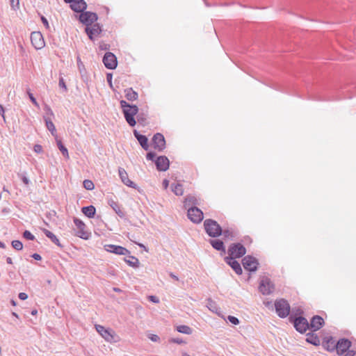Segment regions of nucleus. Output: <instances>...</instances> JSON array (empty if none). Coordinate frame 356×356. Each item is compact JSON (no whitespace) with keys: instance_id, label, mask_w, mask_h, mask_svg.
I'll use <instances>...</instances> for the list:
<instances>
[{"instance_id":"1","label":"nucleus","mask_w":356,"mask_h":356,"mask_svg":"<svg viewBox=\"0 0 356 356\" xmlns=\"http://www.w3.org/2000/svg\"><path fill=\"white\" fill-rule=\"evenodd\" d=\"M120 104L127 122L131 127L135 126L136 122L134 115L138 112V106L136 105H130L125 100H121Z\"/></svg>"},{"instance_id":"2","label":"nucleus","mask_w":356,"mask_h":356,"mask_svg":"<svg viewBox=\"0 0 356 356\" xmlns=\"http://www.w3.org/2000/svg\"><path fill=\"white\" fill-rule=\"evenodd\" d=\"M204 227L207 234L211 237H217L222 234L221 227L213 220H205L204 222Z\"/></svg>"},{"instance_id":"3","label":"nucleus","mask_w":356,"mask_h":356,"mask_svg":"<svg viewBox=\"0 0 356 356\" xmlns=\"http://www.w3.org/2000/svg\"><path fill=\"white\" fill-rule=\"evenodd\" d=\"M95 329L97 332L104 339L105 341L109 343L117 342L118 337L115 334V332L109 328H106L102 325H96Z\"/></svg>"},{"instance_id":"4","label":"nucleus","mask_w":356,"mask_h":356,"mask_svg":"<svg viewBox=\"0 0 356 356\" xmlns=\"http://www.w3.org/2000/svg\"><path fill=\"white\" fill-rule=\"evenodd\" d=\"M275 307L276 313L280 318L286 317L290 312L289 303L284 299H280L275 301Z\"/></svg>"},{"instance_id":"5","label":"nucleus","mask_w":356,"mask_h":356,"mask_svg":"<svg viewBox=\"0 0 356 356\" xmlns=\"http://www.w3.org/2000/svg\"><path fill=\"white\" fill-rule=\"evenodd\" d=\"M98 19L95 13L84 11L79 15V21L86 25V27L90 26Z\"/></svg>"},{"instance_id":"6","label":"nucleus","mask_w":356,"mask_h":356,"mask_svg":"<svg viewBox=\"0 0 356 356\" xmlns=\"http://www.w3.org/2000/svg\"><path fill=\"white\" fill-rule=\"evenodd\" d=\"M275 286L270 280L266 277L261 280L259 289L263 295H269L274 291Z\"/></svg>"},{"instance_id":"7","label":"nucleus","mask_w":356,"mask_h":356,"mask_svg":"<svg viewBox=\"0 0 356 356\" xmlns=\"http://www.w3.org/2000/svg\"><path fill=\"white\" fill-rule=\"evenodd\" d=\"M31 42L34 48L38 50L42 49L45 45L43 36L40 31H33L31 33Z\"/></svg>"},{"instance_id":"8","label":"nucleus","mask_w":356,"mask_h":356,"mask_svg":"<svg viewBox=\"0 0 356 356\" xmlns=\"http://www.w3.org/2000/svg\"><path fill=\"white\" fill-rule=\"evenodd\" d=\"M104 249L110 253H113L118 255H127L130 254V251L127 248L113 244H106L104 245Z\"/></svg>"},{"instance_id":"9","label":"nucleus","mask_w":356,"mask_h":356,"mask_svg":"<svg viewBox=\"0 0 356 356\" xmlns=\"http://www.w3.org/2000/svg\"><path fill=\"white\" fill-rule=\"evenodd\" d=\"M246 252L245 247L241 243L232 244L228 249L229 257L239 258Z\"/></svg>"},{"instance_id":"10","label":"nucleus","mask_w":356,"mask_h":356,"mask_svg":"<svg viewBox=\"0 0 356 356\" xmlns=\"http://www.w3.org/2000/svg\"><path fill=\"white\" fill-rule=\"evenodd\" d=\"M188 217L192 222L199 223L203 219V212L196 207H191L188 209Z\"/></svg>"},{"instance_id":"11","label":"nucleus","mask_w":356,"mask_h":356,"mask_svg":"<svg viewBox=\"0 0 356 356\" xmlns=\"http://www.w3.org/2000/svg\"><path fill=\"white\" fill-rule=\"evenodd\" d=\"M74 222L77 229L76 236L83 239H88L90 234L86 231V225L84 222L76 218H74Z\"/></svg>"},{"instance_id":"12","label":"nucleus","mask_w":356,"mask_h":356,"mask_svg":"<svg viewBox=\"0 0 356 356\" xmlns=\"http://www.w3.org/2000/svg\"><path fill=\"white\" fill-rule=\"evenodd\" d=\"M257 260L251 256H246L243 259V265L245 270L254 272L257 269L258 266Z\"/></svg>"},{"instance_id":"13","label":"nucleus","mask_w":356,"mask_h":356,"mask_svg":"<svg viewBox=\"0 0 356 356\" xmlns=\"http://www.w3.org/2000/svg\"><path fill=\"white\" fill-rule=\"evenodd\" d=\"M103 63L105 67L110 70L115 69L118 65L116 56L111 52L105 54L103 58Z\"/></svg>"},{"instance_id":"14","label":"nucleus","mask_w":356,"mask_h":356,"mask_svg":"<svg viewBox=\"0 0 356 356\" xmlns=\"http://www.w3.org/2000/svg\"><path fill=\"white\" fill-rule=\"evenodd\" d=\"M85 31L90 40L93 41L100 35L102 29L99 24H94L90 26L86 27Z\"/></svg>"},{"instance_id":"15","label":"nucleus","mask_w":356,"mask_h":356,"mask_svg":"<svg viewBox=\"0 0 356 356\" xmlns=\"http://www.w3.org/2000/svg\"><path fill=\"white\" fill-rule=\"evenodd\" d=\"M118 174L122 182L124 184L130 188L138 189L137 184L129 179L128 173L123 168L120 167L118 168Z\"/></svg>"},{"instance_id":"16","label":"nucleus","mask_w":356,"mask_h":356,"mask_svg":"<svg viewBox=\"0 0 356 356\" xmlns=\"http://www.w3.org/2000/svg\"><path fill=\"white\" fill-rule=\"evenodd\" d=\"M152 143L154 148L159 152L163 151L165 147L164 136L160 133H157L153 136Z\"/></svg>"},{"instance_id":"17","label":"nucleus","mask_w":356,"mask_h":356,"mask_svg":"<svg viewBox=\"0 0 356 356\" xmlns=\"http://www.w3.org/2000/svg\"><path fill=\"white\" fill-rule=\"evenodd\" d=\"M294 327L298 332L304 333L309 328V324L305 318L298 317L294 321Z\"/></svg>"},{"instance_id":"18","label":"nucleus","mask_w":356,"mask_h":356,"mask_svg":"<svg viewBox=\"0 0 356 356\" xmlns=\"http://www.w3.org/2000/svg\"><path fill=\"white\" fill-rule=\"evenodd\" d=\"M155 165L159 171H166L169 168L170 161L165 156H159L155 159Z\"/></svg>"},{"instance_id":"19","label":"nucleus","mask_w":356,"mask_h":356,"mask_svg":"<svg viewBox=\"0 0 356 356\" xmlns=\"http://www.w3.org/2000/svg\"><path fill=\"white\" fill-rule=\"evenodd\" d=\"M351 345V342L346 339H341L336 343V348L339 355H342L346 352Z\"/></svg>"},{"instance_id":"20","label":"nucleus","mask_w":356,"mask_h":356,"mask_svg":"<svg viewBox=\"0 0 356 356\" xmlns=\"http://www.w3.org/2000/svg\"><path fill=\"white\" fill-rule=\"evenodd\" d=\"M70 3L71 8L76 13H83L87 8L86 3L83 0H73L67 2Z\"/></svg>"},{"instance_id":"21","label":"nucleus","mask_w":356,"mask_h":356,"mask_svg":"<svg viewBox=\"0 0 356 356\" xmlns=\"http://www.w3.org/2000/svg\"><path fill=\"white\" fill-rule=\"evenodd\" d=\"M235 257H227L225 258L226 262L232 267L237 275L242 274V268L240 264L235 260Z\"/></svg>"},{"instance_id":"22","label":"nucleus","mask_w":356,"mask_h":356,"mask_svg":"<svg viewBox=\"0 0 356 356\" xmlns=\"http://www.w3.org/2000/svg\"><path fill=\"white\" fill-rule=\"evenodd\" d=\"M323 323L324 321L322 317L320 316H315L312 318L309 327H311V328L314 331L318 330L323 326Z\"/></svg>"},{"instance_id":"23","label":"nucleus","mask_w":356,"mask_h":356,"mask_svg":"<svg viewBox=\"0 0 356 356\" xmlns=\"http://www.w3.org/2000/svg\"><path fill=\"white\" fill-rule=\"evenodd\" d=\"M45 125L47 129L51 132V135L55 138H58L57 132L56 127L52 122V119L51 118H49V116H43Z\"/></svg>"},{"instance_id":"24","label":"nucleus","mask_w":356,"mask_h":356,"mask_svg":"<svg viewBox=\"0 0 356 356\" xmlns=\"http://www.w3.org/2000/svg\"><path fill=\"white\" fill-rule=\"evenodd\" d=\"M134 135L138 140L141 147L145 150H147L149 149L147 138L145 136L139 134L136 130L134 131Z\"/></svg>"},{"instance_id":"25","label":"nucleus","mask_w":356,"mask_h":356,"mask_svg":"<svg viewBox=\"0 0 356 356\" xmlns=\"http://www.w3.org/2000/svg\"><path fill=\"white\" fill-rule=\"evenodd\" d=\"M42 231L44 234V235L51 241V242H53L58 247H62L61 244L60 243L59 239L56 237V236L54 234H53L51 232L47 229H42Z\"/></svg>"},{"instance_id":"26","label":"nucleus","mask_w":356,"mask_h":356,"mask_svg":"<svg viewBox=\"0 0 356 356\" xmlns=\"http://www.w3.org/2000/svg\"><path fill=\"white\" fill-rule=\"evenodd\" d=\"M323 346L327 350L334 351L336 348V342L332 337H330L323 341Z\"/></svg>"},{"instance_id":"27","label":"nucleus","mask_w":356,"mask_h":356,"mask_svg":"<svg viewBox=\"0 0 356 356\" xmlns=\"http://www.w3.org/2000/svg\"><path fill=\"white\" fill-rule=\"evenodd\" d=\"M210 243L212 245V247L216 250L221 251L223 253L225 252L224 243L222 241L219 239H211L210 240Z\"/></svg>"},{"instance_id":"28","label":"nucleus","mask_w":356,"mask_h":356,"mask_svg":"<svg viewBox=\"0 0 356 356\" xmlns=\"http://www.w3.org/2000/svg\"><path fill=\"white\" fill-rule=\"evenodd\" d=\"M124 95L127 100L133 102L138 99V93L134 91L131 88L124 90Z\"/></svg>"},{"instance_id":"29","label":"nucleus","mask_w":356,"mask_h":356,"mask_svg":"<svg viewBox=\"0 0 356 356\" xmlns=\"http://www.w3.org/2000/svg\"><path fill=\"white\" fill-rule=\"evenodd\" d=\"M76 61H77V67H78L79 73L81 74V76L83 81H86L87 80L86 71L84 65L82 63L79 56H77Z\"/></svg>"},{"instance_id":"30","label":"nucleus","mask_w":356,"mask_h":356,"mask_svg":"<svg viewBox=\"0 0 356 356\" xmlns=\"http://www.w3.org/2000/svg\"><path fill=\"white\" fill-rule=\"evenodd\" d=\"M199 204L198 200L193 195H188L184 200V207L189 208L194 205Z\"/></svg>"},{"instance_id":"31","label":"nucleus","mask_w":356,"mask_h":356,"mask_svg":"<svg viewBox=\"0 0 356 356\" xmlns=\"http://www.w3.org/2000/svg\"><path fill=\"white\" fill-rule=\"evenodd\" d=\"M129 257L127 258H124V261L130 266L133 268H138L139 266V261L138 259L134 257L131 256L130 254H128Z\"/></svg>"},{"instance_id":"32","label":"nucleus","mask_w":356,"mask_h":356,"mask_svg":"<svg viewBox=\"0 0 356 356\" xmlns=\"http://www.w3.org/2000/svg\"><path fill=\"white\" fill-rule=\"evenodd\" d=\"M109 205L115 211V212L120 216V217H124V213L121 209L120 206L119 204L113 200H110L108 202Z\"/></svg>"},{"instance_id":"33","label":"nucleus","mask_w":356,"mask_h":356,"mask_svg":"<svg viewBox=\"0 0 356 356\" xmlns=\"http://www.w3.org/2000/svg\"><path fill=\"white\" fill-rule=\"evenodd\" d=\"M81 210L83 213L88 218L94 217L96 212V209L92 205L83 207Z\"/></svg>"},{"instance_id":"34","label":"nucleus","mask_w":356,"mask_h":356,"mask_svg":"<svg viewBox=\"0 0 356 356\" xmlns=\"http://www.w3.org/2000/svg\"><path fill=\"white\" fill-rule=\"evenodd\" d=\"M172 192L176 195H182L184 193V188L183 186L181 184L176 183L172 184L171 186Z\"/></svg>"},{"instance_id":"35","label":"nucleus","mask_w":356,"mask_h":356,"mask_svg":"<svg viewBox=\"0 0 356 356\" xmlns=\"http://www.w3.org/2000/svg\"><path fill=\"white\" fill-rule=\"evenodd\" d=\"M176 330L180 333L185 334H191L193 333V330L188 325H181L176 327Z\"/></svg>"},{"instance_id":"36","label":"nucleus","mask_w":356,"mask_h":356,"mask_svg":"<svg viewBox=\"0 0 356 356\" xmlns=\"http://www.w3.org/2000/svg\"><path fill=\"white\" fill-rule=\"evenodd\" d=\"M56 140L57 146L59 150L61 152L62 154L67 159H69V154L67 149L63 145V143L60 139L55 138Z\"/></svg>"},{"instance_id":"37","label":"nucleus","mask_w":356,"mask_h":356,"mask_svg":"<svg viewBox=\"0 0 356 356\" xmlns=\"http://www.w3.org/2000/svg\"><path fill=\"white\" fill-rule=\"evenodd\" d=\"M207 307H208V309L213 312H218V307H217V305L216 303L212 300L211 298H209L207 300Z\"/></svg>"},{"instance_id":"38","label":"nucleus","mask_w":356,"mask_h":356,"mask_svg":"<svg viewBox=\"0 0 356 356\" xmlns=\"http://www.w3.org/2000/svg\"><path fill=\"white\" fill-rule=\"evenodd\" d=\"M83 187L86 190L91 191V190L94 189V188H95V185H94L93 182L89 179L84 180L83 182Z\"/></svg>"},{"instance_id":"39","label":"nucleus","mask_w":356,"mask_h":356,"mask_svg":"<svg viewBox=\"0 0 356 356\" xmlns=\"http://www.w3.org/2000/svg\"><path fill=\"white\" fill-rule=\"evenodd\" d=\"M44 111L45 112V114L44 116H49V118H51V119H53L54 118V114L51 108L48 105H45L44 107Z\"/></svg>"},{"instance_id":"40","label":"nucleus","mask_w":356,"mask_h":356,"mask_svg":"<svg viewBox=\"0 0 356 356\" xmlns=\"http://www.w3.org/2000/svg\"><path fill=\"white\" fill-rule=\"evenodd\" d=\"M11 244L13 248L17 250H21L23 248V244L20 241L14 240L12 241Z\"/></svg>"},{"instance_id":"41","label":"nucleus","mask_w":356,"mask_h":356,"mask_svg":"<svg viewBox=\"0 0 356 356\" xmlns=\"http://www.w3.org/2000/svg\"><path fill=\"white\" fill-rule=\"evenodd\" d=\"M23 236L26 239L31 240V241H33L35 239L34 235L33 234H31V232L28 230L24 231V232L23 233Z\"/></svg>"},{"instance_id":"42","label":"nucleus","mask_w":356,"mask_h":356,"mask_svg":"<svg viewBox=\"0 0 356 356\" xmlns=\"http://www.w3.org/2000/svg\"><path fill=\"white\" fill-rule=\"evenodd\" d=\"M58 86L60 88H63L65 92L67 90V86L65 84L64 79L62 76L59 78Z\"/></svg>"},{"instance_id":"43","label":"nucleus","mask_w":356,"mask_h":356,"mask_svg":"<svg viewBox=\"0 0 356 356\" xmlns=\"http://www.w3.org/2000/svg\"><path fill=\"white\" fill-rule=\"evenodd\" d=\"M27 93H28L29 97L30 100L31 101V102L35 106L39 107V104H38V102L36 101V99L33 95V94L30 91H28Z\"/></svg>"},{"instance_id":"44","label":"nucleus","mask_w":356,"mask_h":356,"mask_svg":"<svg viewBox=\"0 0 356 356\" xmlns=\"http://www.w3.org/2000/svg\"><path fill=\"white\" fill-rule=\"evenodd\" d=\"M227 319L231 323L234 325H238L239 323V320L235 316H228Z\"/></svg>"},{"instance_id":"45","label":"nucleus","mask_w":356,"mask_h":356,"mask_svg":"<svg viewBox=\"0 0 356 356\" xmlns=\"http://www.w3.org/2000/svg\"><path fill=\"white\" fill-rule=\"evenodd\" d=\"M19 4V0H10V6L13 10H16L17 9H18Z\"/></svg>"},{"instance_id":"46","label":"nucleus","mask_w":356,"mask_h":356,"mask_svg":"<svg viewBox=\"0 0 356 356\" xmlns=\"http://www.w3.org/2000/svg\"><path fill=\"white\" fill-rule=\"evenodd\" d=\"M33 150L35 152H36L38 154H40L43 152V148H42V145L36 144L33 147Z\"/></svg>"},{"instance_id":"47","label":"nucleus","mask_w":356,"mask_h":356,"mask_svg":"<svg viewBox=\"0 0 356 356\" xmlns=\"http://www.w3.org/2000/svg\"><path fill=\"white\" fill-rule=\"evenodd\" d=\"M156 154L154 152H149L146 155V159L149 161H154L155 162Z\"/></svg>"},{"instance_id":"48","label":"nucleus","mask_w":356,"mask_h":356,"mask_svg":"<svg viewBox=\"0 0 356 356\" xmlns=\"http://www.w3.org/2000/svg\"><path fill=\"white\" fill-rule=\"evenodd\" d=\"M170 341L172 343H177V344H182V343H185V341L180 338H172L170 340Z\"/></svg>"},{"instance_id":"49","label":"nucleus","mask_w":356,"mask_h":356,"mask_svg":"<svg viewBox=\"0 0 356 356\" xmlns=\"http://www.w3.org/2000/svg\"><path fill=\"white\" fill-rule=\"evenodd\" d=\"M222 234H223V236L225 238L233 237V233L232 231H229V230H224V231L222 230Z\"/></svg>"},{"instance_id":"50","label":"nucleus","mask_w":356,"mask_h":356,"mask_svg":"<svg viewBox=\"0 0 356 356\" xmlns=\"http://www.w3.org/2000/svg\"><path fill=\"white\" fill-rule=\"evenodd\" d=\"M112 78L113 76L111 73L107 74L106 75V80L109 85V86L112 88H113V83H112Z\"/></svg>"},{"instance_id":"51","label":"nucleus","mask_w":356,"mask_h":356,"mask_svg":"<svg viewBox=\"0 0 356 356\" xmlns=\"http://www.w3.org/2000/svg\"><path fill=\"white\" fill-rule=\"evenodd\" d=\"M149 339L154 342H157L160 340L159 337L156 334H150Z\"/></svg>"},{"instance_id":"52","label":"nucleus","mask_w":356,"mask_h":356,"mask_svg":"<svg viewBox=\"0 0 356 356\" xmlns=\"http://www.w3.org/2000/svg\"><path fill=\"white\" fill-rule=\"evenodd\" d=\"M20 177H21V179H22V182L25 185H28L29 184V179H28V177L25 175H22L20 176Z\"/></svg>"},{"instance_id":"53","label":"nucleus","mask_w":356,"mask_h":356,"mask_svg":"<svg viewBox=\"0 0 356 356\" xmlns=\"http://www.w3.org/2000/svg\"><path fill=\"white\" fill-rule=\"evenodd\" d=\"M0 115L2 117L3 120L6 121L5 109L1 104H0Z\"/></svg>"},{"instance_id":"54","label":"nucleus","mask_w":356,"mask_h":356,"mask_svg":"<svg viewBox=\"0 0 356 356\" xmlns=\"http://www.w3.org/2000/svg\"><path fill=\"white\" fill-rule=\"evenodd\" d=\"M149 300L152 302H154V303H159V299L155 296H150L149 297Z\"/></svg>"},{"instance_id":"55","label":"nucleus","mask_w":356,"mask_h":356,"mask_svg":"<svg viewBox=\"0 0 356 356\" xmlns=\"http://www.w3.org/2000/svg\"><path fill=\"white\" fill-rule=\"evenodd\" d=\"M28 298V296L26 293L22 292L19 293V298L22 300H26Z\"/></svg>"},{"instance_id":"56","label":"nucleus","mask_w":356,"mask_h":356,"mask_svg":"<svg viewBox=\"0 0 356 356\" xmlns=\"http://www.w3.org/2000/svg\"><path fill=\"white\" fill-rule=\"evenodd\" d=\"M32 257H33L34 259L38 260V261H40V260H41V259H42L41 256H40L39 254H38V253H34V254H32Z\"/></svg>"},{"instance_id":"57","label":"nucleus","mask_w":356,"mask_h":356,"mask_svg":"<svg viewBox=\"0 0 356 356\" xmlns=\"http://www.w3.org/2000/svg\"><path fill=\"white\" fill-rule=\"evenodd\" d=\"M42 23L44 24V25L48 28L49 27V23H48V21L47 19L44 17H42Z\"/></svg>"},{"instance_id":"58","label":"nucleus","mask_w":356,"mask_h":356,"mask_svg":"<svg viewBox=\"0 0 356 356\" xmlns=\"http://www.w3.org/2000/svg\"><path fill=\"white\" fill-rule=\"evenodd\" d=\"M163 185L165 189H166L169 186V181L167 179H164L163 181Z\"/></svg>"},{"instance_id":"59","label":"nucleus","mask_w":356,"mask_h":356,"mask_svg":"<svg viewBox=\"0 0 356 356\" xmlns=\"http://www.w3.org/2000/svg\"><path fill=\"white\" fill-rule=\"evenodd\" d=\"M355 353L353 350H348L344 356H354Z\"/></svg>"},{"instance_id":"60","label":"nucleus","mask_w":356,"mask_h":356,"mask_svg":"<svg viewBox=\"0 0 356 356\" xmlns=\"http://www.w3.org/2000/svg\"><path fill=\"white\" fill-rule=\"evenodd\" d=\"M170 277H171L172 279H174L175 280H177H177H179L178 277H177V275H175V274H173V273H170Z\"/></svg>"},{"instance_id":"61","label":"nucleus","mask_w":356,"mask_h":356,"mask_svg":"<svg viewBox=\"0 0 356 356\" xmlns=\"http://www.w3.org/2000/svg\"><path fill=\"white\" fill-rule=\"evenodd\" d=\"M6 262H7L8 264H13L12 258H10V257H7V258H6Z\"/></svg>"},{"instance_id":"62","label":"nucleus","mask_w":356,"mask_h":356,"mask_svg":"<svg viewBox=\"0 0 356 356\" xmlns=\"http://www.w3.org/2000/svg\"><path fill=\"white\" fill-rule=\"evenodd\" d=\"M37 313H38V311H37L36 309H33V310H32V311H31V314L32 315H33V316H34V315H36V314H37Z\"/></svg>"},{"instance_id":"63","label":"nucleus","mask_w":356,"mask_h":356,"mask_svg":"<svg viewBox=\"0 0 356 356\" xmlns=\"http://www.w3.org/2000/svg\"><path fill=\"white\" fill-rule=\"evenodd\" d=\"M307 341L311 343H313L314 345H317V343L316 341H314V340H312V341H310L309 339H307Z\"/></svg>"},{"instance_id":"64","label":"nucleus","mask_w":356,"mask_h":356,"mask_svg":"<svg viewBox=\"0 0 356 356\" xmlns=\"http://www.w3.org/2000/svg\"><path fill=\"white\" fill-rule=\"evenodd\" d=\"M6 245L4 244V243L0 241V248H5Z\"/></svg>"}]
</instances>
